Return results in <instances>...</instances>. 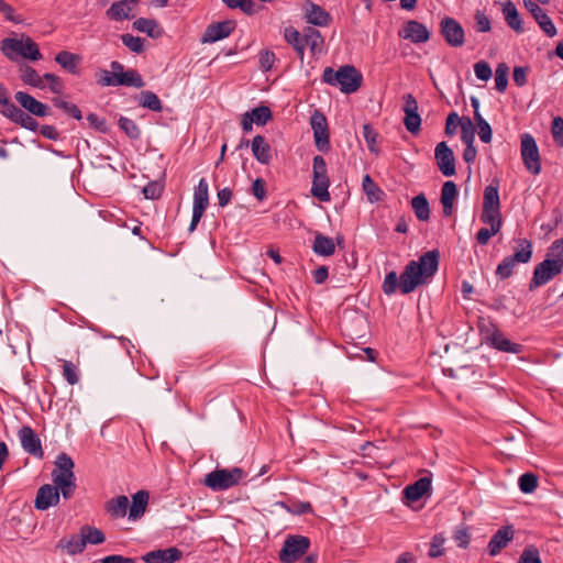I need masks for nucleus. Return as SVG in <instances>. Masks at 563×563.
<instances>
[{
	"mask_svg": "<svg viewBox=\"0 0 563 563\" xmlns=\"http://www.w3.org/2000/svg\"><path fill=\"white\" fill-rule=\"evenodd\" d=\"M445 539L441 534H435L432 538L430 549H429V556L430 558H439L444 553L443 544Z\"/></svg>",
	"mask_w": 563,
	"mask_h": 563,
	"instance_id": "obj_60",
	"label": "nucleus"
},
{
	"mask_svg": "<svg viewBox=\"0 0 563 563\" xmlns=\"http://www.w3.org/2000/svg\"><path fill=\"white\" fill-rule=\"evenodd\" d=\"M84 536L73 534L70 538H64L59 540L57 548L65 550L68 554L75 555L81 553L85 549Z\"/></svg>",
	"mask_w": 563,
	"mask_h": 563,
	"instance_id": "obj_39",
	"label": "nucleus"
},
{
	"mask_svg": "<svg viewBox=\"0 0 563 563\" xmlns=\"http://www.w3.org/2000/svg\"><path fill=\"white\" fill-rule=\"evenodd\" d=\"M404 124L408 132L411 134H418L421 128V118L418 113V102L411 93L404 96Z\"/></svg>",
	"mask_w": 563,
	"mask_h": 563,
	"instance_id": "obj_15",
	"label": "nucleus"
},
{
	"mask_svg": "<svg viewBox=\"0 0 563 563\" xmlns=\"http://www.w3.org/2000/svg\"><path fill=\"white\" fill-rule=\"evenodd\" d=\"M60 489L55 485L45 484L37 490L34 507L37 510H46L49 507L57 506L60 499Z\"/></svg>",
	"mask_w": 563,
	"mask_h": 563,
	"instance_id": "obj_17",
	"label": "nucleus"
},
{
	"mask_svg": "<svg viewBox=\"0 0 563 563\" xmlns=\"http://www.w3.org/2000/svg\"><path fill=\"white\" fill-rule=\"evenodd\" d=\"M21 80L31 87L43 89L45 87L43 77L31 66L22 65L19 69Z\"/></svg>",
	"mask_w": 563,
	"mask_h": 563,
	"instance_id": "obj_38",
	"label": "nucleus"
},
{
	"mask_svg": "<svg viewBox=\"0 0 563 563\" xmlns=\"http://www.w3.org/2000/svg\"><path fill=\"white\" fill-rule=\"evenodd\" d=\"M434 156L438 167L444 176L451 177L455 175L456 169L454 154L445 142H440L435 146Z\"/></svg>",
	"mask_w": 563,
	"mask_h": 563,
	"instance_id": "obj_16",
	"label": "nucleus"
},
{
	"mask_svg": "<svg viewBox=\"0 0 563 563\" xmlns=\"http://www.w3.org/2000/svg\"><path fill=\"white\" fill-rule=\"evenodd\" d=\"M471 104L474 109V121L478 128V136L484 143H489L492 128L479 111V100L476 97H471Z\"/></svg>",
	"mask_w": 563,
	"mask_h": 563,
	"instance_id": "obj_28",
	"label": "nucleus"
},
{
	"mask_svg": "<svg viewBox=\"0 0 563 563\" xmlns=\"http://www.w3.org/2000/svg\"><path fill=\"white\" fill-rule=\"evenodd\" d=\"M310 125L313 131L316 146L321 152H328L330 148L329 129L325 115L314 110L310 117Z\"/></svg>",
	"mask_w": 563,
	"mask_h": 563,
	"instance_id": "obj_12",
	"label": "nucleus"
},
{
	"mask_svg": "<svg viewBox=\"0 0 563 563\" xmlns=\"http://www.w3.org/2000/svg\"><path fill=\"white\" fill-rule=\"evenodd\" d=\"M474 71L476 77L483 81H487L493 75L492 68L486 62L476 63L474 65Z\"/></svg>",
	"mask_w": 563,
	"mask_h": 563,
	"instance_id": "obj_63",
	"label": "nucleus"
},
{
	"mask_svg": "<svg viewBox=\"0 0 563 563\" xmlns=\"http://www.w3.org/2000/svg\"><path fill=\"white\" fill-rule=\"evenodd\" d=\"M139 103L141 107L150 109L155 112H161L163 110V106L159 98L150 90H145L140 93Z\"/></svg>",
	"mask_w": 563,
	"mask_h": 563,
	"instance_id": "obj_47",
	"label": "nucleus"
},
{
	"mask_svg": "<svg viewBox=\"0 0 563 563\" xmlns=\"http://www.w3.org/2000/svg\"><path fill=\"white\" fill-rule=\"evenodd\" d=\"M223 3L230 9H240L249 15L256 12L255 2L253 0H223Z\"/></svg>",
	"mask_w": 563,
	"mask_h": 563,
	"instance_id": "obj_53",
	"label": "nucleus"
},
{
	"mask_svg": "<svg viewBox=\"0 0 563 563\" xmlns=\"http://www.w3.org/2000/svg\"><path fill=\"white\" fill-rule=\"evenodd\" d=\"M515 536V528L512 525H504L495 531V554L505 549Z\"/></svg>",
	"mask_w": 563,
	"mask_h": 563,
	"instance_id": "obj_35",
	"label": "nucleus"
},
{
	"mask_svg": "<svg viewBox=\"0 0 563 563\" xmlns=\"http://www.w3.org/2000/svg\"><path fill=\"white\" fill-rule=\"evenodd\" d=\"M133 27L151 37H157L162 33L156 21L152 19L140 18L133 22Z\"/></svg>",
	"mask_w": 563,
	"mask_h": 563,
	"instance_id": "obj_44",
	"label": "nucleus"
},
{
	"mask_svg": "<svg viewBox=\"0 0 563 563\" xmlns=\"http://www.w3.org/2000/svg\"><path fill=\"white\" fill-rule=\"evenodd\" d=\"M439 267V252L437 250L422 254L418 261H410L400 276L396 272L386 274L383 282V291L390 296L397 288L405 295L410 294L419 285L427 284Z\"/></svg>",
	"mask_w": 563,
	"mask_h": 563,
	"instance_id": "obj_1",
	"label": "nucleus"
},
{
	"mask_svg": "<svg viewBox=\"0 0 563 563\" xmlns=\"http://www.w3.org/2000/svg\"><path fill=\"white\" fill-rule=\"evenodd\" d=\"M461 139L464 143H474L475 128L473 121L467 117L461 118Z\"/></svg>",
	"mask_w": 563,
	"mask_h": 563,
	"instance_id": "obj_52",
	"label": "nucleus"
},
{
	"mask_svg": "<svg viewBox=\"0 0 563 563\" xmlns=\"http://www.w3.org/2000/svg\"><path fill=\"white\" fill-rule=\"evenodd\" d=\"M560 263L555 264L550 261V258H545L541 263H539L533 271L532 279L529 284V290H534L536 288L547 284L554 276L559 275L562 272Z\"/></svg>",
	"mask_w": 563,
	"mask_h": 563,
	"instance_id": "obj_13",
	"label": "nucleus"
},
{
	"mask_svg": "<svg viewBox=\"0 0 563 563\" xmlns=\"http://www.w3.org/2000/svg\"><path fill=\"white\" fill-rule=\"evenodd\" d=\"M107 80L108 84H118V86H126L134 88H142L145 85L142 76L135 69L124 70L123 68L121 70L120 77H118L115 80Z\"/></svg>",
	"mask_w": 563,
	"mask_h": 563,
	"instance_id": "obj_33",
	"label": "nucleus"
},
{
	"mask_svg": "<svg viewBox=\"0 0 563 563\" xmlns=\"http://www.w3.org/2000/svg\"><path fill=\"white\" fill-rule=\"evenodd\" d=\"M148 500V494L144 490H140L136 494L132 496V504L129 508V518L130 519H137L140 518L147 506Z\"/></svg>",
	"mask_w": 563,
	"mask_h": 563,
	"instance_id": "obj_36",
	"label": "nucleus"
},
{
	"mask_svg": "<svg viewBox=\"0 0 563 563\" xmlns=\"http://www.w3.org/2000/svg\"><path fill=\"white\" fill-rule=\"evenodd\" d=\"M129 499L126 496H118L106 504V510L112 518H123L126 515Z\"/></svg>",
	"mask_w": 563,
	"mask_h": 563,
	"instance_id": "obj_37",
	"label": "nucleus"
},
{
	"mask_svg": "<svg viewBox=\"0 0 563 563\" xmlns=\"http://www.w3.org/2000/svg\"><path fill=\"white\" fill-rule=\"evenodd\" d=\"M481 221L493 227V184L487 185L484 190V206ZM493 236V228H482L476 234L478 245H486Z\"/></svg>",
	"mask_w": 563,
	"mask_h": 563,
	"instance_id": "obj_9",
	"label": "nucleus"
},
{
	"mask_svg": "<svg viewBox=\"0 0 563 563\" xmlns=\"http://www.w3.org/2000/svg\"><path fill=\"white\" fill-rule=\"evenodd\" d=\"M246 113L257 125H265L272 119V111L266 106H260Z\"/></svg>",
	"mask_w": 563,
	"mask_h": 563,
	"instance_id": "obj_50",
	"label": "nucleus"
},
{
	"mask_svg": "<svg viewBox=\"0 0 563 563\" xmlns=\"http://www.w3.org/2000/svg\"><path fill=\"white\" fill-rule=\"evenodd\" d=\"M441 34L446 43L453 47L464 44V31L461 24L452 18H444L441 21Z\"/></svg>",
	"mask_w": 563,
	"mask_h": 563,
	"instance_id": "obj_18",
	"label": "nucleus"
},
{
	"mask_svg": "<svg viewBox=\"0 0 563 563\" xmlns=\"http://www.w3.org/2000/svg\"><path fill=\"white\" fill-rule=\"evenodd\" d=\"M53 102H54V106L56 108L62 109L64 112H66L67 114H69L74 119L80 120L82 118L81 117V111H80V109L76 104L67 102V101H65L63 99H59V98H55L53 100Z\"/></svg>",
	"mask_w": 563,
	"mask_h": 563,
	"instance_id": "obj_55",
	"label": "nucleus"
},
{
	"mask_svg": "<svg viewBox=\"0 0 563 563\" xmlns=\"http://www.w3.org/2000/svg\"><path fill=\"white\" fill-rule=\"evenodd\" d=\"M55 62L69 74L78 75L81 56L68 51H62L55 56Z\"/></svg>",
	"mask_w": 563,
	"mask_h": 563,
	"instance_id": "obj_31",
	"label": "nucleus"
},
{
	"mask_svg": "<svg viewBox=\"0 0 563 563\" xmlns=\"http://www.w3.org/2000/svg\"><path fill=\"white\" fill-rule=\"evenodd\" d=\"M518 563H542L539 550L533 545L527 547L522 551Z\"/></svg>",
	"mask_w": 563,
	"mask_h": 563,
	"instance_id": "obj_57",
	"label": "nucleus"
},
{
	"mask_svg": "<svg viewBox=\"0 0 563 563\" xmlns=\"http://www.w3.org/2000/svg\"><path fill=\"white\" fill-rule=\"evenodd\" d=\"M139 0H121L111 4L107 11V15L117 21L131 18V12Z\"/></svg>",
	"mask_w": 563,
	"mask_h": 563,
	"instance_id": "obj_29",
	"label": "nucleus"
},
{
	"mask_svg": "<svg viewBox=\"0 0 563 563\" xmlns=\"http://www.w3.org/2000/svg\"><path fill=\"white\" fill-rule=\"evenodd\" d=\"M548 256L551 262L555 264L560 263V266L563 267V238L552 243Z\"/></svg>",
	"mask_w": 563,
	"mask_h": 563,
	"instance_id": "obj_56",
	"label": "nucleus"
},
{
	"mask_svg": "<svg viewBox=\"0 0 563 563\" xmlns=\"http://www.w3.org/2000/svg\"><path fill=\"white\" fill-rule=\"evenodd\" d=\"M245 476L241 467L214 470L206 475L203 484L214 492H222L238 485Z\"/></svg>",
	"mask_w": 563,
	"mask_h": 563,
	"instance_id": "obj_6",
	"label": "nucleus"
},
{
	"mask_svg": "<svg viewBox=\"0 0 563 563\" xmlns=\"http://www.w3.org/2000/svg\"><path fill=\"white\" fill-rule=\"evenodd\" d=\"M181 558H183V552L175 547H170L167 549H158V550L150 551L142 556V560L144 562H150V563H176Z\"/></svg>",
	"mask_w": 563,
	"mask_h": 563,
	"instance_id": "obj_22",
	"label": "nucleus"
},
{
	"mask_svg": "<svg viewBox=\"0 0 563 563\" xmlns=\"http://www.w3.org/2000/svg\"><path fill=\"white\" fill-rule=\"evenodd\" d=\"M313 179L311 186V195L322 202L330 201L329 194L330 180L328 177L327 163L321 155L313 157Z\"/></svg>",
	"mask_w": 563,
	"mask_h": 563,
	"instance_id": "obj_7",
	"label": "nucleus"
},
{
	"mask_svg": "<svg viewBox=\"0 0 563 563\" xmlns=\"http://www.w3.org/2000/svg\"><path fill=\"white\" fill-rule=\"evenodd\" d=\"M276 62V56L272 51L264 49L260 53V64L264 71H268L273 68Z\"/></svg>",
	"mask_w": 563,
	"mask_h": 563,
	"instance_id": "obj_62",
	"label": "nucleus"
},
{
	"mask_svg": "<svg viewBox=\"0 0 563 563\" xmlns=\"http://www.w3.org/2000/svg\"><path fill=\"white\" fill-rule=\"evenodd\" d=\"M118 124H119L120 129L123 130V132L130 139L136 140L140 137V135H141L140 128L133 120L125 118V117H121L118 121Z\"/></svg>",
	"mask_w": 563,
	"mask_h": 563,
	"instance_id": "obj_51",
	"label": "nucleus"
},
{
	"mask_svg": "<svg viewBox=\"0 0 563 563\" xmlns=\"http://www.w3.org/2000/svg\"><path fill=\"white\" fill-rule=\"evenodd\" d=\"M453 539L460 548L465 549L468 545L471 539L467 528L457 527L454 530Z\"/></svg>",
	"mask_w": 563,
	"mask_h": 563,
	"instance_id": "obj_64",
	"label": "nucleus"
},
{
	"mask_svg": "<svg viewBox=\"0 0 563 563\" xmlns=\"http://www.w3.org/2000/svg\"><path fill=\"white\" fill-rule=\"evenodd\" d=\"M521 157L526 168L533 175L541 172V159L536 140L530 134L521 137Z\"/></svg>",
	"mask_w": 563,
	"mask_h": 563,
	"instance_id": "obj_10",
	"label": "nucleus"
},
{
	"mask_svg": "<svg viewBox=\"0 0 563 563\" xmlns=\"http://www.w3.org/2000/svg\"><path fill=\"white\" fill-rule=\"evenodd\" d=\"M539 485V478L534 473L528 472L522 474L518 479L519 489L523 494H532Z\"/></svg>",
	"mask_w": 563,
	"mask_h": 563,
	"instance_id": "obj_48",
	"label": "nucleus"
},
{
	"mask_svg": "<svg viewBox=\"0 0 563 563\" xmlns=\"http://www.w3.org/2000/svg\"><path fill=\"white\" fill-rule=\"evenodd\" d=\"M514 254L505 257L495 269V274L506 279L512 275L517 264H527L532 257V243L527 239H517L515 241Z\"/></svg>",
	"mask_w": 563,
	"mask_h": 563,
	"instance_id": "obj_4",
	"label": "nucleus"
},
{
	"mask_svg": "<svg viewBox=\"0 0 563 563\" xmlns=\"http://www.w3.org/2000/svg\"><path fill=\"white\" fill-rule=\"evenodd\" d=\"M523 4H525L526 9L534 18V20L539 24L540 29L548 36L553 37L556 34V27L553 24L550 16L544 12V10L541 9L539 7V4L533 0H523Z\"/></svg>",
	"mask_w": 563,
	"mask_h": 563,
	"instance_id": "obj_19",
	"label": "nucleus"
},
{
	"mask_svg": "<svg viewBox=\"0 0 563 563\" xmlns=\"http://www.w3.org/2000/svg\"><path fill=\"white\" fill-rule=\"evenodd\" d=\"M322 79L325 84L339 87L343 93H353L362 85V74L352 65L341 66L338 70L327 67Z\"/></svg>",
	"mask_w": 563,
	"mask_h": 563,
	"instance_id": "obj_2",
	"label": "nucleus"
},
{
	"mask_svg": "<svg viewBox=\"0 0 563 563\" xmlns=\"http://www.w3.org/2000/svg\"><path fill=\"white\" fill-rule=\"evenodd\" d=\"M303 43L312 54H318L322 51L323 37L318 30L309 26L303 31Z\"/></svg>",
	"mask_w": 563,
	"mask_h": 563,
	"instance_id": "obj_40",
	"label": "nucleus"
},
{
	"mask_svg": "<svg viewBox=\"0 0 563 563\" xmlns=\"http://www.w3.org/2000/svg\"><path fill=\"white\" fill-rule=\"evenodd\" d=\"M522 349L521 344L510 341L501 332L495 329V350L505 353L519 354Z\"/></svg>",
	"mask_w": 563,
	"mask_h": 563,
	"instance_id": "obj_41",
	"label": "nucleus"
},
{
	"mask_svg": "<svg viewBox=\"0 0 563 563\" xmlns=\"http://www.w3.org/2000/svg\"><path fill=\"white\" fill-rule=\"evenodd\" d=\"M309 545L310 541L306 537H290L279 552V560L284 563H294L308 551Z\"/></svg>",
	"mask_w": 563,
	"mask_h": 563,
	"instance_id": "obj_11",
	"label": "nucleus"
},
{
	"mask_svg": "<svg viewBox=\"0 0 563 563\" xmlns=\"http://www.w3.org/2000/svg\"><path fill=\"white\" fill-rule=\"evenodd\" d=\"M85 544H100L104 542L106 538L101 530L97 528H87V532L84 534Z\"/></svg>",
	"mask_w": 563,
	"mask_h": 563,
	"instance_id": "obj_61",
	"label": "nucleus"
},
{
	"mask_svg": "<svg viewBox=\"0 0 563 563\" xmlns=\"http://www.w3.org/2000/svg\"><path fill=\"white\" fill-rule=\"evenodd\" d=\"M121 41L131 52L141 53L144 49V40L139 36L122 34Z\"/></svg>",
	"mask_w": 563,
	"mask_h": 563,
	"instance_id": "obj_54",
	"label": "nucleus"
},
{
	"mask_svg": "<svg viewBox=\"0 0 563 563\" xmlns=\"http://www.w3.org/2000/svg\"><path fill=\"white\" fill-rule=\"evenodd\" d=\"M411 206L416 217L420 221H427L430 218L429 202L423 194L412 198Z\"/></svg>",
	"mask_w": 563,
	"mask_h": 563,
	"instance_id": "obj_45",
	"label": "nucleus"
},
{
	"mask_svg": "<svg viewBox=\"0 0 563 563\" xmlns=\"http://www.w3.org/2000/svg\"><path fill=\"white\" fill-rule=\"evenodd\" d=\"M2 114L10 119L12 122L20 124L22 128L31 131H35L37 129V122L30 114L24 112L21 108L12 102H9L2 109Z\"/></svg>",
	"mask_w": 563,
	"mask_h": 563,
	"instance_id": "obj_20",
	"label": "nucleus"
},
{
	"mask_svg": "<svg viewBox=\"0 0 563 563\" xmlns=\"http://www.w3.org/2000/svg\"><path fill=\"white\" fill-rule=\"evenodd\" d=\"M363 136L366 141L368 150L375 154H378V148L376 147L377 133L369 124H365L363 126Z\"/></svg>",
	"mask_w": 563,
	"mask_h": 563,
	"instance_id": "obj_58",
	"label": "nucleus"
},
{
	"mask_svg": "<svg viewBox=\"0 0 563 563\" xmlns=\"http://www.w3.org/2000/svg\"><path fill=\"white\" fill-rule=\"evenodd\" d=\"M63 376L70 385H75L79 382L77 368L70 361H64Z\"/></svg>",
	"mask_w": 563,
	"mask_h": 563,
	"instance_id": "obj_59",
	"label": "nucleus"
},
{
	"mask_svg": "<svg viewBox=\"0 0 563 563\" xmlns=\"http://www.w3.org/2000/svg\"><path fill=\"white\" fill-rule=\"evenodd\" d=\"M235 23L233 21H222L212 23L207 26L201 41L203 43H214L217 41L228 37L234 30Z\"/></svg>",
	"mask_w": 563,
	"mask_h": 563,
	"instance_id": "obj_21",
	"label": "nucleus"
},
{
	"mask_svg": "<svg viewBox=\"0 0 563 563\" xmlns=\"http://www.w3.org/2000/svg\"><path fill=\"white\" fill-rule=\"evenodd\" d=\"M74 462L66 453L57 455L55 468L52 472V479L56 487L60 489L62 496L69 499L76 489V477L74 474Z\"/></svg>",
	"mask_w": 563,
	"mask_h": 563,
	"instance_id": "obj_3",
	"label": "nucleus"
},
{
	"mask_svg": "<svg viewBox=\"0 0 563 563\" xmlns=\"http://www.w3.org/2000/svg\"><path fill=\"white\" fill-rule=\"evenodd\" d=\"M111 70L101 69L97 73V84L102 87H117L118 84H108L107 79L115 80L120 77L121 70L123 69V65L117 60H113L110 64Z\"/></svg>",
	"mask_w": 563,
	"mask_h": 563,
	"instance_id": "obj_34",
	"label": "nucleus"
},
{
	"mask_svg": "<svg viewBox=\"0 0 563 563\" xmlns=\"http://www.w3.org/2000/svg\"><path fill=\"white\" fill-rule=\"evenodd\" d=\"M22 449L37 459L44 457V451L41 440L34 430L29 426H23L18 432Z\"/></svg>",
	"mask_w": 563,
	"mask_h": 563,
	"instance_id": "obj_14",
	"label": "nucleus"
},
{
	"mask_svg": "<svg viewBox=\"0 0 563 563\" xmlns=\"http://www.w3.org/2000/svg\"><path fill=\"white\" fill-rule=\"evenodd\" d=\"M209 203V186L205 178H201L195 188L192 218L189 225V232H194L201 220Z\"/></svg>",
	"mask_w": 563,
	"mask_h": 563,
	"instance_id": "obj_8",
	"label": "nucleus"
},
{
	"mask_svg": "<svg viewBox=\"0 0 563 563\" xmlns=\"http://www.w3.org/2000/svg\"><path fill=\"white\" fill-rule=\"evenodd\" d=\"M499 4L507 25L516 33H522L525 27L515 3L510 0H500Z\"/></svg>",
	"mask_w": 563,
	"mask_h": 563,
	"instance_id": "obj_25",
	"label": "nucleus"
},
{
	"mask_svg": "<svg viewBox=\"0 0 563 563\" xmlns=\"http://www.w3.org/2000/svg\"><path fill=\"white\" fill-rule=\"evenodd\" d=\"M457 197V187L455 183L448 180L443 184L441 189V203L443 213L450 217L453 213L454 201Z\"/></svg>",
	"mask_w": 563,
	"mask_h": 563,
	"instance_id": "obj_30",
	"label": "nucleus"
},
{
	"mask_svg": "<svg viewBox=\"0 0 563 563\" xmlns=\"http://www.w3.org/2000/svg\"><path fill=\"white\" fill-rule=\"evenodd\" d=\"M313 251L318 255L330 256L335 252V245L331 238L317 233L313 242Z\"/></svg>",
	"mask_w": 563,
	"mask_h": 563,
	"instance_id": "obj_42",
	"label": "nucleus"
},
{
	"mask_svg": "<svg viewBox=\"0 0 563 563\" xmlns=\"http://www.w3.org/2000/svg\"><path fill=\"white\" fill-rule=\"evenodd\" d=\"M254 157L261 164H268L272 159L271 146L262 135H255L251 142Z\"/></svg>",
	"mask_w": 563,
	"mask_h": 563,
	"instance_id": "obj_32",
	"label": "nucleus"
},
{
	"mask_svg": "<svg viewBox=\"0 0 563 563\" xmlns=\"http://www.w3.org/2000/svg\"><path fill=\"white\" fill-rule=\"evenodd\" d=\"M430 489L431 478L429 476H424L408 485L404 489V496L408 501L413 503L421 499Z\"/></svg>",
	"mask_w": 563,
	"mask_h": 563,
	"instance_id": "obj_27",
	"label": "nucleus"
},
{
	"mask_svg": "<svg viewBox=\"0 0 563 563\" xmlns=\"http://www.w3.org/2000/svg\"><path fill=\"white\" fill-rule=\"evenodd\" d=\"M362 187L367 196L369 202H377L382 200L384 195L383 190L375 184L369 175L363 177Z\"/></svg>",
	"mask_w": 563,
	"mask_h": 563,
	"instance_id": "obj_46",
	"label": "nucleus"
},
{
	"mask_svg": "<svg viewBox=\"0 0 563 563\" xmlns=\"http://www.w3.org/2000/svg\"><path fill=\"white\" fill-rule=\"evenodd\" d=\"M284 36L287 43H289L297 52L299 58L303 60L305 43L303 37H301L300 33L294 27H287L285 29Z\"/></svg>",
	"mask_w": 563,
	"mask_h": 563,
	"instance_id": "obj_43",
	"label": "nucleus"
},
{
	"mask_svg": "<svg viewBox=\"0 0 563 563\" xmlns=\"http://www.w3.org/2000/svg\"><path fill=\"white\" fill-rule=\"evenodd\" d=\"M1 51L10 60H16L18 56L30 60H40L42 58L37 44L29 36L4 38L1 42Z\"/></svg>",
	"mask_w": 563,
	"mask_h": 563,
	"instance_id": "obj_5",
	"label": "nucleus"
},
{
	"mask_svg": "<svg viewBox=\"0 0 563 563\" xmlns=\"http://www.w3.org/2000/svg\"><path fill=\"white\" fill-rule=\"evenodd\" d=\"M509 67L505 63L497 65L495 69V89L505 92L508 86Z\"/></svg>",
	"mask_w": 563,
	"mask_h": 563,
	"instance_id": "obj_49",
	"label": "nucleus"
},
{
	"mask_svg": "<svg viewBox=\"0 0 563 563\" xmlns=\"http://www.w3.org/2000/svg\"><path fill=\"white\" fill-rule=\"evenodd\" d=\"M399 36L418 44L427 42L430 37V33L423 24L418 21L410 20L399 32Z\"/></svg>",
	"mask_w": 563,
	"mask_h": 563,
	"instance_id": "obj_23",
	"label": "nucleus"
},
{
	"mask_svg": "<svg viewBox=\"0 0 563 563\" xmlns=\"http://www.w3.org/2000/svg\"><path fill=\"white\" fill-rule=\"evenodd\" d=\"M305 16L308 23L317 26H327L331 22V15L311 1H308L305 5Z\"/></svg>",
	"mask_w": 563,
	"mask_h": 563,
	"instance_id": "obj_26",
	"label": "nucleus"
},
{
	"mask_svg": "<svg viewBox=\"0 0 563 563\" xmlns=\"http://www.w3.org/2000/svg\"><path fill=\"white\" fill-rule=\"evenodd\" d=\"M14 98L22 108L27 110L33 115L46 117L49 113V108L47 104L36 100L34 97L26 92L18 91L14 95Z\"/></svg>",
	"mask_w": 563,
	"mask_h": 563,
	"instance_id": "obj_24",
	"label": "nucleus"
}]
</instances>
